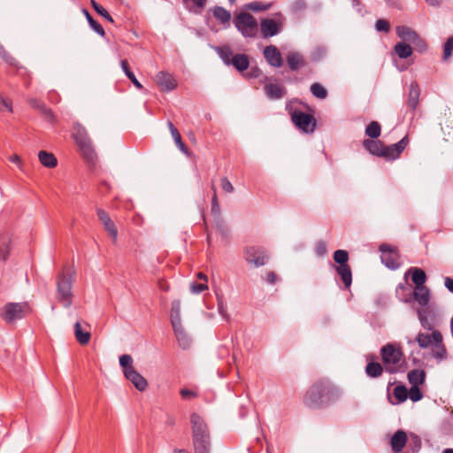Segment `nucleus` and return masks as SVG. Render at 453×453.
Returning <instances> with one entry per match:
<instances>
[{
	"mask_svg": "<svg viewBox=\"0 0 453 453\" xmlns=\"http://www.w3.org/2000/svg\"><path fill=\"white\" fill-rule=\"evenodd\" d=\"M264 57L266 62L273 67L280 68L283 65L280 51L275 45H269L264 49Z\"/></svg>",
	"mask_w": 453,
	"mask_h": 453,
	"instance_id": "14",
	"label": "nucleus"
},
{
	"mask_svg": "<svg viewBox=\"0 0 453 453\" xmlns=\"http://www.w3.org/2000/svg\"><path fill=\"white\" fill-rule=\"evenodd\" d=\"M375 28L379 32L388 33L390 30V24L388 20L380 19L375 23Z\"/></svg>",
	"mask_w": 453,
	"mask_h": 453,
	"instance_id": "56",
	"label": "nucleus"
},
{
	"mask_svg": "<svg viewBox=\"0 0 453 453\" xmlns=\"http://www.w3.org/2000/svg\"><path fill=\"white\" fill-rule=\"evenodd\" d=\"M426 372L424 370L414 369L408 372V380L411 386H419L425 382Z\"/></svg>",
	"mask_w": 453,
	"mask_h": 453,
	"instance_id": "35",
	"label": "nucleus"
},
{
	"mask_svg": "<svg viewBox=\"0 0 453 453\" xmlns=\"http://www.w3.org/2000/svg\"><path fill=\"white\" fill-rule=\"evenodd\" d=\"M434 349L432 355L434 358L442 360L447 356V349L442 343V335L438 330L433 331Z\"/></svg>",
	"mask_w": 453,
	"mask_h": 453,
	"instance_id": "22",
	"label": "nucleus"
},
{
	"mask_svg": "<svg viewBox=\"0 0 453 453\" xmlns=\"http://www.w3.org/2000/svg\"><path fill=\"white\" fill-rule=\"evenodd\" d=\"M38 158L40 163L48 168H54L58 165V159L55 155L46 150H41L38 153Z\"/></svg>",
	"mask_w": 453,
	"mask_h": 453,
	"instance_id": "31",
	"label": "nucleus"
},
{
	"mask_svg": "<svg viewBox=\"0 0 453 453\" xmlns=\"http://www.w3.org/2000/svg\"><path fill=\"white\" fill-rule=\"evenodd\" d=\"M326 55V49L323 46L315 48L311 52V58L314 61L322 60Z\"/></svg>",
	"mask_w": 453,
	"mask_h": 453,
	"instance_id": "54",
	"label": "nucleus"
},
{
	"mask_svg": "<svg viewBox=\"0 0 453 453\" xmlns=\"http://www.w3.org/2000/svg\"><path fill=\"white\" fill-rule=\"evenodd\" d=\"M58 299L65 306L72 304V275L64 269L57 278Z\"/></svg>",
	"mask_w": 453,
	"mask_h": 453,
	"instance_id": "7",
	"label": "nucleus"
},
{
	"mask_svg": "<svg viewBox=\"0 0 453 453\" xmlns=\"http://www.w3.org/2000/svg\"><path fill=\"white\" fill-rule=\"evenodd\" d=\"M244 259L254 267H261L267 264L269 256L265 248L261 246H247L244 249Z\"/></svg>",
	"mask_w": 453,
	"mask_h": 453,
	"instance_id": "9",
	"label": "nucleus"
},
{
	"mask_svg": "<svg viewBox=\"0 0 453 453\" xmlns=\"http://www.w3.org/2000/svg\"><path fill=\"white\" fill-rule=\"evenodd\" d=\"M40 114L44 119L45 121L49 122L50 124L53 125L57 121V117L52 111V110L49 107H45L42 111H40Z\"/></svg>",
	"mask_w": 453,
	"mask_h": 453,
	"instance_id": "50",
	"label": "nucleus"
},
{
	"mask_svg": "<svg viewBox=\"0 0 453 453\" xmlns=\"http://www.w3.org/2000/svg\"><path fill=\"white\" fill-rule=\"evenodd\" d=\"M0 111H8L12 112V100L0 95Z\"/></svg>",
	"mask_w": 453,
	"mask_h": 453,
	"instance_id": "58",
	"label": "nucleus"
},
{
	"mask_svg": "<svg viewBox=\"0 0 453 453\" xmlns=\"http://www.w3.org/2000/svg\"><path fill=\"white\" fill-rule=\"evenodd\" d=\"M452 51H453V36L449 37L444 43L443 56H442V58L444 61L448 60L451 57Z\"/></svg>",
	"mask_w": 453,
	"mask_h": 453,
	"instance_id": "52",
	"label": "nucleus"
},
{
	"mask_svg": "<svg viewBox=\"0 0 453 453\" xmlns=\"http://www.w3.org/2000/svg\"><path fill=\"white\" fill-rule=\"evenodd\" d=\"M380 355L387 372L394 374L405 371L406 362L401 348L388 343L380 349Z\"/></svg>",
	"mask_w": 453,
	"mask_h": 453,
	"instance_id": "3",
	"label": "nucleus"
},
{
	"mask_svg": "<svg viewBox=\"0 0 453 453\" xmlns=\"http://www.w3.org/2000/svg\"><path fill=\"white\" fill-rule=\"evenodd\" d=\"M0 57L9 65H13L15 62V58L5 50L2 44H0Z\"/></svg>",
	"mask_w": 453,
	"mask_h": 453,
	"instance_id": "57",
	"label": "nucleus"
},
{
	"mask_svg": "<svg viewBox=\"0 0 453 453\" xmlns=\"http://www.w3.org/2000/svg\"><path fill=\"white\" fill-rule=\"evenodd\" d=\"M311 92L315 97L319 99H325L328 95L327 90L320 83L318 82H315L311 86Z\"/></svg>",
	"mask_w": 453,
	"mask_h": 453,
	"instance_id": "46",
	"label": "nucleus"
},
{
	"mask_svg": "<svg viewBox=\"0 0 453 453\" xmlns=\"http://www.w3.org/2000/svg\"><path fill=\"white\" fill-rule=\"evenodd\" d=\"M74 329L77 341L80 342V344L85 345V332L82 330L80 321L75 323Z\"/></svg>",
	"mask_w": 453,
	"mask_h": 453,
	"instance_id": "55",
	"label": "nucleus"
},
{
	"mask_svg": "<svg viewBox=\"0 0 453 453\" xmlns=\"http://www.w3.org/2000/svg\"><path fill=\"white\" fill-rule=\"evenodd\" d=\"M97 216L102 224L104 225L105 231L112 239V242L115 243L117 242L118 237V229L114 222L111 220L109 214L102 209L97 210Z\"/></svg>",
	"mask_w": 453,
	"mask_h": 453,
	"instance_id": "17",
	"label": "nucleus"
},
{
	"mask_svg": "<svg viewBox=\"0 0 453 453\" xmlns=\"http://www.w3.org/2000/svg\"><path fill=\"white\" fill-rule=\"evenodd\" d=\"M396 35L403 41L411 44L412 50L419 53L426 51L427 45L426 42L411 27L407 26H398L396 27Z\"/></svg>",
	"mask_w": 453,
	"mask_h": 453,
	"instance_id": "8",
	"label": "nucleus"
},
{
	"mask_svg": "<svg viewBox=\"0 0 453 453\" xmlns=\"http://www.w3.org/2000/svg\"><path fill=\"white\" fill-rule=\"evenodd\" d=\"M91 5L93 6L94 10L102 17H104L105 19H107L110 22H113V19L111 16L109 14V12L99 4H97L95 0H91Z\"/></svg>",
	"mask_w": 453,
	"mask_h": 453,
	"instance_id": "49",
	"label": "nucleus"
},
{
	"mask_svg": "<svg viewBox=\"0 0 453 453\" xmlns=\"http://www.w3.org/2000/svg\"><path fill=\"white\" fill-rule=\"evenodd\" d=\"M408 396L412 402H418L422 399L423 393L419 389L418 386H411L408 391Z\"/></svg>",
	"mask_w": 453,
	"mask_h": 453,
	"instance_id": "53",
	"label": "nucleus"
},
{
	"mask_svg": "<svg viewBox=\"0 0 453 453\" xmlns=\"http://www.w3.org/2000/svg\"><path fill=\"white\" fill-rule=\"evenodd\" d=\"M383 142L375 139H365L363 147L372 155L380 157V151L383 148Z\"/></svg>",
	"mask_w": 453,
	"mask_h": 453,
	"instance_id": "28",
	"label": "nucleus"
},
{
	"mask_svg": "<svg viewBox=\"0 0 453 453\" xmlns=\"http://www.w3.org/2000/svg\"><path fill=\"white\" fill-rule=\"evenodd\" d=\"M416 341L418 346L422 349L428 348L430 345L434 343L433 341V333L431 334L425 333H418L417 335Z\"/></svg>",
	"mask_w": 453,
	"mask_h": 453,
	"instance_id": "43",
	"label": "nucleus"
},
{
	"mask_svg": "<svg viewBox=\"0 0 453 453\" xmlns=\"http://www.w3.org/2000/svg\"><path fill=\"white\" fill-rule=\"evenodd\" d=\"M119 365L122 367L123 373H127L130 369H134L133 365V358L128 354H124L119 357Z\"/></svg>",
	"mask_w": 453,
	"mask_h": 453,
	"instance_id": "47",
	"label": "nucleus"
},
{
	"mask_svg": "<svg viewBox=\"0 0 453 453\" xmlns=\"http://www.w3.org/2000/svg\"><path fill=\"white\" fill-rule=\"evenodd\" d=\"M171 324L173 330L182 327L180 321V302L179 300H174L172 303Z\"/></svg>",
	"mask_w": 453,
	"mask_h": 453,
	"instance_id": "29",
	"label": "nucleus"
},
{
	"mask_svg": "<svg viewBox=\"0 0 453 453\" xmlns=\"http://www.w3.org/2000/svg\"><path fill=\"white\" fill-rule=\"evenodd\" d=\"M231 62V65H233L239 72H244L250 66V58L249 56L246 54H235L232 58Z\"/></svg>",
	"mask_w": 453,
	"mask_h": 453,
	"instance_id": "30",
	"label": "nucleus"
},
{
	"mask_svg": "<svg viewBox=\"0 0 453 453\" xmlns=\"http://www.w3.org/2000/svg\"><path fill=\"white\" fill-rule=\"evenodd\" d=\"M30 312V305L27 302L6 303L0 310V317L6 324H12L24 319Z\"/></svg>",
	"mask_w": 453,
	"mask_h": 453,
	"instance_id": "4",
	"label": "nucleus"
},
{
	"mask_svg": "<svg viewBox=\"0 0 453 453\" xmlns=\"http://www.w3.org/2000/svg\"><path fill=\"white\" fill-rule=\"evenodd\" d=\"M395 52L400 58H407L412 54V48L407 42H398L394 47Z\"/></svg>",
	"mask_w": 453,
	"mask_h": 453,
	"instance_id": "37",
	"label": "nucleus"
},
{
	"mask_svg": "<svg viewBox=\"0 0 453 453\" xmlns=\"http://www.w3.org/2000/svg\"><path fill=\"white\" fill-rule=\"evenodd\" d=\"M368 363L365 366V373L370 378H378L380 377L383 372V366L379 362L373 361L374 357L373 356H368L366 357Z\"/></svg>",
	"mask_w": 453,
	"mask_h": 453,
	"instance_id": "26",
	"label": "nucleus"
},
{
	"mask_svg": "<svg viewBox=\"0 0 453 453\" xmlns=\"http://www.w3.org/2000/svg\"><path fill=\"white\" fill-rule=\"evenodd\" d=\"M180 394L183 399H189L191 397H196L197 395L196 392L188 388L180 389Z\"/></svg>",
	"mask_w": 453,
	"mask_h": 453,
	"instance_id": "63",
	"label": "nucleus"
},
{
	"mask_svg": "<svg viewBox=\"0 0 453 453\" xmlns=\"http://www.w3.org/2000/svg\"><path fill=\"white\" fill-rule=\"evenodd\" d=\"M408 448L406 453H418L421 449V439L416 434L411 433L408 439Z\"/></svg>",
	"mask_w": 453,
	"mask_h": 453,
	"instance_id": "39",
	"label": "nucleus"
},
{
	"mask_svg": "<svg viewBox=\"0 0 453 453\" xmlns=\"http://www.w3.org/2000/svg\"><path fill=\"white\" fill-rule=\"evenodd\" d=\"M431 313L429 307L418 311V319L422 326L427 330H432L434 325L429 321L428 315Z\"/></svg>",
	"mask_w": 453,
	"mask_h": 453,
	"instance_id": "42",
	"label": "nucleus"
},
{
	"mask_svg": "<svg viewBox=\"0 0 453 453\" xmlns=\"http://www.w3.org/2000/svg\"><path fill=\"white\" fill-rule=\"evenodd\" d=\"M264 91L267 98L271 100H279L283 98L287 94L286 88L280 83H267L264 87Z\"/></svg>",
	"mask_w": 453,
	"mask_h": 453,
	"instance_id": "20",
	"label": "nucleus"
},
{
	"mask_svg": "<svg viewBox=\"0 0 453 453\" xmlns=\"http://www.w3.org/2000/svg\"><path fill=\"white\" fill-rule=\"evenodd\" d=\"M410 273H411V280L416 285V288L424 287L426 280V274L424 270L412 267L410 269Z\"/></svg>",
	"mask_w": 453,
	"mask_h": 453,
	"instance_id": "36",
	"label": "nucleus"
},
{
	"mask_svg": "<svg viewBox=\"0 0 453 453\" xmlns=\"http://www.w3.org/2000/svg\"><path fill=\"white\" fill-rule=\"evenodd\" d=\"M413 297L421 306H427L430 300L429 289L425 286L416 288L413 292Z\"/></svg>",
	"mask_w": 453,
	"mask_h": 453,
	"instance_id": "33",
	"label": "nucleus"
},
{
	"mask_svg": "<svg viewBox=\"0 0 453 453\" xmlns=\"http://www.w3.org/2000/svg\"><path fill=\"white\" fill-rule=\"evenodd\" d=\"M286 110L289 112L292 122L298 129L306 134L314 132L317 121L311 114L296 109L293 110L289 104H287Z\"/></svg>",
	"mask_w": 453,
	"mask_h": 453,
	"instance_id": "6",
	"label": "nucleus"
},
{
	"mask_svg": "<svg viewBox=\"0 0 453 453\" xmlns=\"http://www.w3.org/2000/svg\"><path fill=\"white\" fill-rule=\"evenodd\" d=\"M287 65L290 71L296 72L306 66L307 62L300 52L290 51L286 56Z\"/></svg>",
	"mask_w": 453,
	"mask_h": 453,
	"instance_id": "21",
	"label": "nucleus"
},
{
	"mask_svg": "<svg viewBox=\"0 0 453 453\" xmlns=\"http://www.w3.org/2000/svg\"><path fill=\"white\" fill-rule=\"evenodd\" d=\"M169 130L172 134V136L177 145V147L186 155H189V151L188 147L185 145V143L182 142L181 135L178 129L174 127L172 121H168L167 123Z\"/></svg>",
	"mask_w": 453,
	"mask_h": 453,
	"instance_id": "32",
	"label": "nucleus"
},
{
	"mask_svg": "<svg viewBox=\"0 0 453 453\" xmlns=\"http://www.w3.org/2000/svg\"><path fill=\"white\" fill-rule=\"evenodd\" d=\"M315 250L318 256L322 257L326 252V244L323 241H319L316 243Z\"/></svg>",
	"mask_w": 453,
	"mask_h": 453,
	"instance_id": "61",
	"label": "nucleus"
},
{
	"mask_svg": "<svg viewBox=\"0 0 453 453\" xmlns=\"http://www.w3.org/2000/svg\"><path fill=\"white\" fill-rule=\"evenodd\" d=\"M157 83L160 87V89L164 92H169L173 90L177 87V81L173 76L167 73L161 71L157 76Z\"/></svg>",
	"mask_w": 453,
	"mask_h": 453,
	"instance_id": "19",
	"label": "nucleus"
},
{
	"mask_svg": "<svg viewBox=\"0 0 453 453\" xmlns=\"http://www.w3.org/2000/svg\"><path fill=\"white\" fill-rule=\"evenodd\" d=\"M379 250L382 253L381 260L390 269H396L399 266L398 254L396 250L386 243L380 245Z\"/></svg>",
	"mask_w": 453,
	"mask_h": 453,
	"instance_id": "11",
	"label": "nucleus"
},
{
	"mask_svg": "<svg viewBox=\"0 0 453 453\" xmlns=\"http://www.w3.org/2000/svg\"><path fill=\"white\" fill-rule=\"evenodd\" d=\"M233 22L243 37L254 38L257 36L258 24L257 19L250 13L246 12L236 13Z\"/></svg>",
	"mask_w": 453,
	"mask_h": 453,
	"instance_id": "5",
	"label": "nucleus"
},
{
	"mask_svg": "<svg viewBox=\"0 0 453 453\" xmlns=\"http://www.w3.org/2000/svg\"><path fill=\"white\" fill-rule=\"evenodd\" d=\"M272 7V4H264L261 2H252L248 4V9L253 11V12H264L267 11Z\"/></svg>",
	"mask_w": 453,
	"mask_h": 453,
	"instance_id": "51",
	"label": "nucleus"
},
{
	"mask_svg": "<svg viewBox=\"0 0 453 453\" xmlns=\"http://www.w3.org/2000/svg\"><path fill=\"white\" fill-rule=\"evenodd\" d=\"M420 88L416 81L411 82L409 87V93L406 101L407 107L411 110L412 115L419 104Z\"/></svg>",
	"mask_w": 453,
	"mask_h": 453,
	"instance_id": "18",
	"label": "nucleus"
},
{
	"mask_svg": "<svg viewBox=\"0 0 453 453\" xmlns=\"http://www.w3.org/2000/svg\"><path fill=\"white\" fill-rule=\"evenodd\" d=\"M408 437L403 430H397L391 438V448L394 452L398 453L403 450L406 445Z\"/></svg>",
	"mask_w": 453,
	"mask_h": 453,
	"instance_id": "25",
	"label": "nucleus"
},
{
	"mask_svg": "<svg viewBox=\"0 0 453 453\" xmlns=\"http://www.w3.org/2000/svg\"><path fill=\"white\" fill-rule=\"evenodd\" d=\"M335 269L337 275L340 277L343 283L345 289H349L352 284V272L349 265H333Z\"/></svg>",
	"mask_w": 453,
	"mask_h": 453,
	"instance_id": "24",
	"label": "nucleus"
},
{
	"mask_svg": "<svg viewBox=\"0 0 453 453\" xmlns=\"http://www.w3.org/2000/svg\"><path fill=\"white\" fill-rule=\"evenodd\" d=\"M206 289H208V285L205 282H203V283L192 282L190 285V291L193 294H200Z\"/></svg>",
	"mask_w": 453,
	"mask_h": 453,
	"instance_id": "60",
	"label": "nucleus"
},
{
	"mask_svg": "<svg viewBox=\"0 0 453 453\" xmlns=\"http://www.w3.org/2000/svg\"><path fill=\"white\" fill-rule=\"evenodd\" d=\"M409 143V138L405 135L398 142L387 146L383 145L382 150L380 151V157L385 158L388 161L395 160L400 157L404 149Z\"/></svg>",
	"mask_w": 453,
	"mask_h": 453,
	"instance_id": "10",
	"label": "nucleus"
},
{
	"mask_svg": "<svg viewBox=\"0 0 453 453\" xmlns=\"http://www.w3.org/2000/svg\"><path fill=\"white\" fill-rule=\"evenodd\" d=\"M11 237L8 233L0 234V259L5 261L9 256Z\"/></svg>",
	"mask_w": 453,
	"mask_h": 453,
	"instance_id": "34",
	"label": "nucleus"
},
{
	"mask_svg": "<svg viewBox=\"0 0 453 453\" xmlns=\"http://www.w3.org/2000/svg\"><path fill=\"white\" fill-rule=\"evenodd\" d=\"M341 392L328 379L316 380L303 395V403L310 409H325L339 400Z\"/></svg>",
	"mask_w": 453,
	"mask_h": 453,
	"instance_id": "1",
	"label": "nucleus"
},
{
	"mask_svg": "<svg viewBox=\"0 0 453 453\" xmlns=\"http://www.w3.org/2000/svg\"><path fill=\"white\" fill-rule=\"evenodd\" d=\"M192 426V441L195 453H210L211 436L208 426L197 413L190 416Z\"/></svg>",
	"mask_w": 453,
	"mask_h": 453,
	"instance_id": "2",
	"label": "nucleus"
},
{
	"mask_svg": "<svg viewBox=\"0 0 453 453\" xmlns=\"http://www.w3.org/2000/svg\"><path fill=\"white\" fill-rule=\"evenodd\" d=\"M393 394L398 403L405 402L408 398V389L404 385L395 386Z\"/></svg>",
	"mask_w": 453,
	"mask_h": 453,
	"instance_id": "44",
	"label": "nucleus"
},
{
	"mask_svg": "<svg viewBox=\"0 0 453 453\" xmlns=\"http://www.w3.org/2000/svg\"><path fill=\"white\" fill-rule=\"evenodd\" d=\"M211 188L213 190V196L211 198V212L214 218V223L216 225V227L219 229V231L221 234H224L226 229V223L221 216L220 206H219L218 196L216 194V188L214 185H212Z\"/></svg>",
	"mask_w": 453,
	"mask_h": 453,
	"instance_id": "13",
	"label": "nucleus"
},
{
	"mask_svg": "<svg viewBox=\"0 0 453 453\" xmlns=\"http://www.w3.org/2000/svg\"><path fill=\"white\" fill-rule=\"evenodd\" d=\"M213 17L225 27L228 28L231 22V13L221 6H215L212 10Z\"/></svg>",
	"mask_w": 453,
	"mask_h": 453,
	"instance_id": "27",
	"label": "nucleus"
},
{
	"mask_svg": "<svg viewBox=\"0 0 453 453\" xmlns=\"http://www.w3.org/2000/svg\"><path fill=\"white\" fill-rule=\"evenodd\" d=\"M260 30L264 38L278 35L281 30V23L273 19H263L260 22Z\"/></svg>",
	"mask_w": 453,
	"mask_h": 453,
	"instance_id": "16",
	"label": "nucleus"
},
{
	"mask_svg": "<svg viewBox=\"0 0 453 453\" xmlns=\"http://www.w3.org/2000/svg\"><path fill=\"white\" fill-rule=\"evenodd\" d=\"M127 380H128L136 389L139 391H144L148 388L147 380L139 373L135 368L133 370H129L127 373L124 374Z\"/></svg>",
	"mask_w": 453,
	"mask_h": 453,
	"instance_id": "23",
	"label": "nucleus"
},
{
	"mask_svg": "<svg viewBox=\"0 0 453 453\" xmlns=\"http://www.w3.org/2000/svg\"><path fill=\"white\" fill-rule=\"evenodd\" d=\"M87 172L89 171L95 175H100L103 173L102 166L98 163V157L91 142L87 140Z\"/></svg>",
	"mask_w": 453,
	"mask_h": 453,
	"instance_id": "12",
	"label": "nucleus"
},
{
	"mask_svg": "<svg viewBox=\"0 0 453 453\" xmlns=\"http://www.w3.org/2000/svg\"><path fill=\"white\" fill-rule=\"evenodd\" d=\"M216 52L222 59L225 65H231L232 58L234 56L233 50L228 45L219 46L216 48Z\"/></svg>",
	"mask_w": 453,
	"mask_h": 453,
	"instance_id": "38",
	"label": "nucleus"
},
{
	"mask_svg": "<svg viewBox=\"0 0 453 453\" xmlns=\"http://www.w3.org/2000/svg\"><path fill=\"white\" fill-rule=\"evenodd\" d=\"M180 347L183 349H188L191 340L184 331L183 326L173 330Z\"/></svg>",
	"mask_w": 453,
	"mask_h": 453,
	"instance_id": "40",
	"label": "nucleus"
},
{
	"mask_svg": "<svg viewBox=\"0 0 453 453\" xmlns=\"http://www.w3.org/2000/svg\"><path fill=\"white\" fill-rule=\"evenodd\" d=\"M71 136L79 149L81 157L85 158V129L78 122L71 129Z\"/></svg>",
	"mask_w": 453,
	"mask_h": 453,
	"instance_id": "15",
	"label": "nucleus"
},
{
	"mask_svg": "<svg viewBox=\"0 0 453 453\" xmlns=\"http://www.w3.org/2000/svg\"><path fill=\"white\" fill-rule=\"evenodd\" d=\"M87 21L88 22L91 28L101 36H104L105 32L101 24L95 20L92 16L87 12Z\"/></svg>",
	"mask_w": 453,
	"mask_h": 453,
	"instance_id": "48",
	"label": "nucleus"
},
{
	"mask_svg": "<svg viewBox=\"0 0 453 453\" xmlns=\"http://www.w3.org/2000/svg\"><path fill=\"white\" fill-rule=\"evenodd\" d=\"M120 66L123 70V72L125 73L126 76L128 77L129 75H131L132 73H134L132 71H131V68L129 66V64H128V61L127 59H122L120 61Z\"/></svg>",
	"mask_w": 453,
	"mask_h": 453,
	"instance_id": "64",
	"label": "nucleus"
},
{
	"mask_svg": "<svg viewBox=\"0 0 453 453\" xmlns=\"http://www.w3.org/2000/svg\"><path fill=\"white\" fill-rule=\"evenodd\" d=\"M28 104L33 109L38 111L39 112L47 106L43 101L37 98H30L28 100Z\"/></svg>",
	"mask_w": 453,
	"mask_h": 453,
	"instance_id": "59",
	"label": "nucleus"
},
{
	"mask_svg": "<svg viewBox=\"0 0 453 453\" xmlns=\"http://www.w3.org/2000/svg\"><path fill=\"white\" fill-rule=\"evenodd\" d=\"M221 187L225 192H227V193L234 192V187L226 177H223L221 179Z\"/></svg>",
	"mask_w": 453,
	"mask_h": 453,
	"instance_id": "62",
	"label": "nucleus"
},
{
	"mask_svg": "<svg viewBox=\"0 0 453 453\" xmlns=\"http://www.w3.org/2000/svg\"><path fill=\"white\" fill-rule=\"evenodd\" d=\"M349 253L344 250H337L334 252V260L337 264L336 265H349Z\"/></svg>",
	"mask_w": 453,
	"mask_h": 453,
	"instance_id": "45",
	"label": "nucleus"
},
{
	"mask_svg": "<svg viewBox=\"0 0 453 453\" xmlns=\"http://www.w3.org/2000/svg\"><path fill=\"white\" fill-rule=\"evenodd\" d=\"M365 135L370 139H377L381 134V126L378 121H371L365 127Z\"/></svg>",
	"mask_w": 453,
	"mask_h": 453,
	"instance_id": "41",
	"label": "nucleus"
}]
</instances>
